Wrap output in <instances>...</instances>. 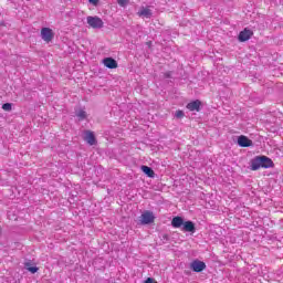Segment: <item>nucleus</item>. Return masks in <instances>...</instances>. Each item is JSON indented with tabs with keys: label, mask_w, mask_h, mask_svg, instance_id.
<instances>
[{
	"label": "nucleus",
	"mask_w": 283,
	"mask_h": 283,
	"mask_svg": "<svg viewBox=\"0 0 283 283\" xmlns=\"http://www.w3.org/2000/svg\"><path fill=\"white\" fill-rule=\"evenodd\" d=\"M142 171L148 176V178H154L156 176V172H154V169L149 166H142Z\"/></svg>",
	"instance_id": "2eb2a0df"
},
{
	"label": "nucleus",
	"mask_w": 283,
	"mask_h": 283,
	"mask_svg": "<svg viewBox=\"0 0 283 283\" xmlns=\"http://www.w3.org/2000/svg\"><path fill=\"white\" fill-rule=\"evenodd\" d=\"M76 116L78 120H85V118H87V112L80 109L76 112Z\"/></svg>",
	"instance_id": "f3484780"
},
{
	"label": "nucleus",
	"mask_w": 283,
	"mask_h": 283,
	"mask_svg": "<svg viewBox=\"0 0 283 283\" xmlns=\"http://www.w3.org/2000/svg\"><path fill=\"white\" fill-rule=\"evenodd\" d=\"M92 6H98V0H88Z\"/></svg>",
	"instance_id": "412c9836"
},
{
	"label": "nucleus",
	"mask_w": 283,
	"mask_h": 283,
	"mask_svg": "<svg viewBox=\"0 0 283 283\" xmlns=\"http://www.w3.org/2000/svg\"><path fill=\"white\" fill-rule=\"evenodd\" d=\"M86 23L88 25V28H92L93 30H101V28H103V25H105V23L103 22V19H101L99 17L95 15H88L86 18Z\"/></svg>",
	"instance_id": "f257e3e1"
},
{
	"label": "nucleus",
	"mask_w": 283,
	"mask_h": 283,
	"mask_svg": "<svg viewBox=\"0 0 283 283\" xmlns=\"http://www.w3.org/2000/svg\"><path fill=\"white\" fill-rule=\"evenodd\" d=\"M137 14L143 19H151V17H154V12H151V9L147 7H142Z\"/></svg>",
	"instance_id": "6e6552de"
},
{
	"label": "nucleus",
	"mask_w": 283,
	"mask_h": 283,
	"mask_svg": "<svg viewBox=\"0 0 283 283\" xmlns=\"http://www.w3.org/2000/svg\"><path fill=\"white\" fill-rule=\"evenodd\" d=\"M200 105H202V102L197 99V101L188 103L187 109H189V112H200Z\"/></svg>",
	"instance_id": "f8f14e48"
},
{
	"label": "nucleus",
	"mask_w": 283,
	"mask_h": 283,
	"mask_svg": "<svg viewBox=\"0 0 283 283\" xmlns=\"http://www.w3.org/2000/svg\"><path fill=\"white\" fill-rule=\"evenodd\" d=\"M253 36V31L251 29H244L239 33V41L240 43H244L245 41H249Z\"/></svg>",
	"instance_id": "39448f33"
},
{
	"label": "nucleus",
	"mask_w": 283,
	"mask_h": 283,
	"mask_svg": "<svg viewBox=\"0 0 283 283\" xmlns=\"http://www.w3.org/2000/svg\"><path fill=\"white\" fill-rule=\"evenodd\" d=\"M2 109H4V112H12V104L10 103H4L2 105Z\"/></svg>",
	"instance_id": "a211bd4d"
},
{
	"label": "nucleus",
	"mask_w": 283,
	"mask_h": 283,
	"mask_svg": "<svg viewBox=\"0 0 283 283\" xmlns=\"http://www.w3.org/2000/svg\"><path fill=\"white\" fill-rule=\"evenodd\" d=\"M239 147H253V140L249 139V137L241 135L238 137Z\"/></svg>",
	"instance_id": "423d86ee"
},
{
	"label": "nucleus",
	"mask_w": 283,
	"mask_h": 283,
	"mask_svg": "<svg viewBox=\"0 0 283 283\" xmlns=\"http://www.w3.org/2000/svg\"><path fill=\"white\" fill-rule=\"evenodd\" d=\"M165 78H171V72H166L165 73Z\"/></svg>",
	"instance_id": "4be33fe9"
},
{
	"label": "nucleus",
	"mask_w": 283,
	"mask_h": 283,
	"mask_svg": "<svg viewBox=\"0 0 283 283\" xmlns=\"http://www.w3.org/2000/svg\"><path fill=\"white\" fill-rule=\"evenodd\" d=\"M185 224V220L182 219V217H174L171 220V227H174V229H180L182 228Z\"/></svg>",
	"instance_id": "4468645a"
},
{
	"label": "nucleus",
	"mask_w": 283,
	"mask_h": 283,
	"mask_svg": "<svg viewBox=\"0 0 283 283\" xmlns=\"http://www.w3.org/2000/svg\"><path fill=\"white\" fill-rule=\"evenodd\" d=\"M41 39H43L45 43H50L54 39V31L50 28H42Z\"/></svg>",
	"instance_id": "20e7f679"
},
{
	"label": "nucleus",
	"mask_w": 283,
	"mask_h": 283,
	"mask_svg": "<svg viewBox=\"0 0 283 283\" xmlns=\"http://www.w3.org/2000/svg\"><path fill=\"white\" fill-rule=\"evenodd\" d=\"M103 64L105 65V67H108V70H116V67H118V62H116L114 57L104 59Z\"/></svg>",
	"instance_id": "1a4fd4ad"
},
{
	"label": "nucleus",
	"mask_w": 283,
	"mask_h": 283,
	"mask_svg": "<svg viewBox=\"0 0 283 283\" xmlns=\"http://www.w3.org/2000/svg\"><path fill=\"white\" fill-rule=\"evenodd\" d=\"M262 169H271L273 167V160L266 156H260Z\"/></svg>",
	"instance_id": "9b49d317"
},
{
	"label": "nucleus",
	"mask_w": 283,
	"mask_h": 283,
	"mask_svg": "<svg viewBox=\"0 0 283 283\" xmlns=\"http://www.w3.org/2000/svg\"><path fill=\"white\" fill-rule=\"evenodd\" d=\"M139 218V224L142 226L154 224L156 222V214L149 210L144 211Z\"/></svg>",
	"instance_id": "f03ea898"
},
{
	"label": "nucleus",
	"mask_w": 283,
	"mask_h": 283,
	"mask_svg": "<svg viewBox=\"0 0 283 283\" xmlns=\"http://www.w3.org/2000/svg\"><path fill=\"white\" fill-rule=\"evenodd\" d=\"M175 116H176V118H185V112H182V111H177V112L175 113Z\"/></svg>",
	"instance_id": "aec40b11"
},
{
	"label": "nucleus",
	"mask_w": 283,
	"mask_h": 283,
	"mask_svg": "<svg viewBox=\"0 0 283 283\" xmlns=\"http://www.w3.org/2000/svg\"><path fill=\"white\" fill-rule=\"evenodd\" d=\"M190 269L195 273H202V271H205V269H207V264L200 260H195L190 263Z\"/></svg>",
	"instance_id": "7ed1b4c3"
},
{
	"label": "nucleus",
	"mask_w": 283,
	"mask_h": 283,
	"mask_svg": "<svg viewBox=\"0 0 283 283\" xmlns=\"http://www.w3.org/2000/svg\"><path fill=\"white\" fill-rule=\"evenodd\" d=\"M0 235H1V228H0Z\"/></svg>",
	"instance_id": "5701e85b"
},
{
	"label": "nucleus",
	"mask_w": 283,
	"mask_h": 283,
	"mask_svg": "<svg viewBox=\"0 0 283 283\" xmlns=\"http://www.w3.org/2000/svg\"><path fill=\"white\" fill-rule=\"evenodd\" d=\"M251 169L252 171H258V169H262V159L260 156H256L251 160Z\"/></svg>",
	"instance_id": "ddd939ff"
},
{
	"label": "nucleus",
	"mask_w": 283,
	"mask_h": 283,
	"mask_svg": "<svg viewBox=\"0 0 283 283\" xmlns=\"http://www.w3.org/2000/svg\"><path fill=\"white\" fill-rule=\"evenodd\" d=\"M117 3L120 8H125L129 3V0H117Z\"/></svg>",
	"instance_id": "6ab92c4d"
},
{
	"label": "nucleus",
	"mask_w": 283,
	"mask_h": 283,
	"mask_svg": "<svg viewBox=\"0 0 283 283\" xmlns=\"http://www.w3.org/2000/svg\"><path fill=\"white\" fill-rule=\"evenodd\" d=\"M181 231L186 233H193L196 231V224L192 221H186L181 227Z\"/></svg>",
	"instance_id": "9d476101"
},
{
	"label": "nucleus",
	"mask_w": 283,
	"mask_h": 283,
	"mask_svg": "<svg viewBox=\"0 0 283 283\" xmlns=\"http://www.w3.org/2000/svg\"><path fill=\"white\" fill-rule=\"evenodd\" d=\"M24 269H27V271H29L30 273H33V274L39 271V268L32 266V264L30 262L24 263Z\"/></svg>",
	"instance_id": "dca6fc26"
},
{
	"label": "nucleus",
	"mask_w": 283,
	"mask_h": 283,
	"mask_svg": "<svg viewBox=\"0 0 283 283\" xmlns=\"http://www.w3.org/2000/svg\"><path fill=\"white\" fill-rule=\"evenodd\" d=\"M84 140L91 146L96 145V136L92 130L84 132Z\"/></svg>",
	"instance_id": "0eeeda50"
}]
</instances>
